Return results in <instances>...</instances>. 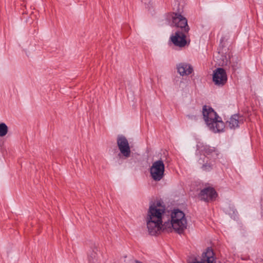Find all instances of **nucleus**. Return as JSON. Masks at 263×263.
<instances>
[{"instance_id": "f257e3e1", "label": "nucleus", "mask_w": 263, "mask_h": 263, "mask_svg": "<svg viewBox=\"0 0 263 263\" xmlns=\"http://www.w3.org/2000/svg\"><path fill=\"white\" fill-rule=\"evenodd\" d=\"M204 120L209 128L214 133L222 132L224 124L221 118L210 106H204L202 108Z\"/></svg>"}, {"instance_id": "f03ea898", "label": "nucleus", "mask_w": 263, "mask_h": 263, "mask_svg": "<svg viewBox=\"0 0 263 263\" xmlns=\"http://www.w3.org/2000/svg\"><path fill=\"white\" fill-rule=\"evenodd\" d=\"M166 215H147L146 220L148 233L156 235L162 232H167Z\"/></svg>"}, {"instance_id": "7ed1b4c3", "label": "nucleus", "mask_w": 263, "mask_h": 263, "mask_svg": "<svg viewBox=\"0 0 263 263\" xmlns=\"http://www.w3.org/2000/svg\"><path fill=\"white\" fill-rule=\"evenodd\" d=\"M167 216V232H175L182 234L187 227L186 215H169Z\"/></svg>"}, {"instance_id": "20e7f679", "label": "nucleus", "mask_w": 263, "mask_h": 263, "mask_svg": "<svg viewBox=\"0 0 263 263\" xmlns=\"http://www.w3.org/2000/svg\"><path fill=\"white\" fill-rule=\"evenodd\" d=\"M150 174L152 178L156 181L161 180L164 174V164L162 160H157L153 163L150 167Z\"/></svg>"}, {"instance_id": "39448f33", "label": "nucleus", "mask_w": 263, "mask_h": 263, "mask_svg": "<svg viewBox=\"0 0 263 263\" xmlns=\"http://www.w3.org/2000/svg\"><path fill=\"white\" fill-rule=\"evenodd\" d=\"M227 75L226 71L222 68H218L213 71V81L216 85L222 86L227 81Z\"/></svg>"}, {"instance_id": "423d86ee", "label": "nucleus", "mask_w": 263, "mask_h": 263, "mask_svg": "<svg viewBox=\"0 0 263 263\" xmlns=\"http://www.w3.org/2000/svg\"><path fill=\"white\" fill-rule=\"evenodd\" d=\"M117 144L121 154L125 158H128L130 155V149L128 142L125 137L119 136L117 139Z\"/></svg>"}, {"instance_id": "0eeeda50", "label": "nucleus", "mask_w": 263, "mask_h": 263, "mask_svg": "<svg viewBox=\"0 0 263 263\" xmlns=\"http://www.w3.org/2000/svg\"><path fill=\"white\" fill-rule=\"evenodd\" d=\"M185 32L177 31L171 37L172 43L176 46L183 47L187 44Z\"/></svg>"}, {"instance_id": "6e6552de", "label": "nucleus", "mask_w": 263, "mask_h": 263, "mask_svg": "<svg viewBox=\"0 0 263 263\" xmlns=\"http://www.w3.org/2000/svg\"><path fill=\"white\" fill-rule=\"evenodd\" d=\"M173 23L177 27L183 29L184 32H187L189 27L187 20L180 14L175 13L172 16Z\"/></svg>"}, {"instance_id": "1a4fd4ad", "label": "nucleus", "mask_w": 263, "mask_h": 263, "mask_svg": "<svg viewBox=\"0 0 263 263\" xmlns=\"http://www.w3.org/2000/svg\"><path fill=\"white\" fill-rule=\"evenodd\" d=\"M217 196L216 191L211 187H208L201 190L199 195L201 199L208 201L215 199Z\"/></svg>"}, {"instance_id": "9d476101", "label": "nucleus", "mask_w": 263, "mask_h": 263, "mask_svg": "<svg viewBox=\"0 0 263 263\" xmlns=\"http://www.w3.org/2000/svg\"><path fill=\"white\" fill-rule=\"evenodd\" d=\"M165 211V206L161 201H155L149 205V214H164Z\"/></svg>"}, {"instance_id": "9b49d317", "label": "nucleus", "mask_w": 263, "mask_h": 263, "mask_svg": "<svg viewBox=\"0 0 263 263\" xmlns=\"http://www.w3.org/2000/svg\"><path fill=\"white\" fill-rule=\"evenodd\" d=\"M177 72L182 77L187 76L193 72L192 66L186 63H181L177 65Z\"/></svg>"}, {"instance_id": "f8f14e48", "label": "nucleus", "mask_w": 263, "mask_h": 263, "mask_svg": "<svg viewBox=\"0 0 263 263\" xmlns=\"http://www.w3.org/2000/svg\"><path fill=\"white\" fill-rule=\"evenodd\" d=\"M197 147L207 156L216 157L218 154V151L214 147H211L206 145H201V144L200 143L197 145Z\"/></svg>"}, {"instance_id": "ddd939ff", "label": "nucleus", "mask_w": 263, "mask_h": 263, "mask_svg": "<svg viewBox=\"0 0 263 263\" xmlns=\"http://www.w3.org/2000/svg\"><path fill=\"white\" fill-rule=\"evenodd\" d=\"M229 126L231 128H235L239 126L240 123L239 117L237 115H234L228 121Z\"/></svg>"}, {"instance_id": "4468645a", "label": "nucleus", "mask_w": 263, "mask_h": 263, "mask_svg": "<svg viewBox=\"0 0 263 263\" xmlns=\"http://www.w3.org/2000/svg\"><path fill=\"white\" fill-rule=\"evenodd\" d=\"M8 132V127L4 123H0V137L5 136Z\"/></svg>"}, {"instance_id": "2eb2a0df", "label": "nucleus", "mask_w": 263, "mask_h": 263, "mask_svg": "<svg viewBox=\"0 0 263 263\" xmlns=\"http://www.w3.org/2000/svg\"><path fill=\"white\" fill-rule=\"evenodd\" d=\"M230 55L228 54V55H226L224 58L222 60V62L221 64L222 65H227L230 61Z\"/></svg>"}, {"instance_id": "dca6fc26", "label": "nucleus", "mask_w": 263, "mask_h": 263, "mask_svg": "<svg viewBox=\"0 0 263 263\" xmlns=\"http://www.w3.org/2000/svg\"><path fill=\"white\" fill-rule=\"evenodd\" d=\"M202 168L205 171H210L212 168V166L209 164H204L202 166Z\"/></svg>"}, {"instance_id": "f3484780", "label": "nucleus", "mask_w": 263, "mask_h": 263, "mask_svg": "<svg viewBox=\"0 0 263 263\" xmlns=\"http://www.w3.org/2000/svg\"><path fill=\"white\" fill-rule=\"evenodd\" d=\"M172 214H184L183 212L178 209H174Z\"/></svg>"}, {"instance_id": "a211bd4d", "label": "nucleus", "mask_w": 263, "mask_h": 263, "mask_svg": "<svg viewBox=\"0 0 263 263\" xmlns=\"http://www.w3.org/2000/svg\"><path fill=\"white\" fill-rule=\"evenodd\" d=\"M223 39H223V38H222V39H221V40H220V44H222V42H223Z\"/></svg>"}]
</instances>
